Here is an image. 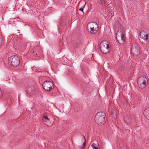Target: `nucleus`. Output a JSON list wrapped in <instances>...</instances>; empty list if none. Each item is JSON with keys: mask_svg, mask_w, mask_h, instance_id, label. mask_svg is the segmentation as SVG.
<instances>
[{"mask_svg": "<svg viewBox=\"0 0 149 149\" xmlns=\"http://www.w3.org/2000/svg\"><path fill=\"white\" fill-rule=\"evenodd\" d=\"M106 115L103 112L98 113L95 117V121L99 125H102L106 121L105 120Z\"/></svg>", "mask_w": 149, "mask_h": 149, "instance_id": "1", "label": "nucleus"}, {"mask_svg": "<svg viewBox=\"0 0 149 149\" xmlns=\"http://www.w3.org/2000/svg\"><path fill=\"white\" fill-rule=\"evenodd\" d=\"M137 83L139 87L143 89L146 86L148 83V79L145 76L139 77L137 80Z\"/></svg>", "mask_w": 149, "mask_h": 149, "instance_id": "2", "label": "nucleus"}, {"mask_svg": "<svg viewBox=\"0 0 149 149\" xmlns=\"http://www.w3.org/2000/svg\"><path fill=\"white\" fill-rule=\"evenodd\" d=\"M100 50L103 54L108 53L110 49L108 42L106 41H102L100 44Z\"/></svg>", "mask_w": 149, "mask_h": 149, "instance_id": "3", "label": "nucleus"}, {"mask_svg": "<svg viewBox=\"0 0 149 149\" xmlns=\"http://www.w3.org/2000/svg\"><path fill=\"white\" fill-rule=\"evenodd\" d=\"M87 28L91 33H94L97 32L98 26L96 23L91 22L88 24Z\"/></svg>", "mask_w": 149, "mask_h": 149, "instance_id": "4", "label": "nucleus"}, {"mask_svg": "<svg viewBox=\"0 0 149 149\" xmlns=\"http://www.w3.org/2000/svg\"><path fill=\"white\" fill-rule=\"evenodd\" d=\"M9 63L13 67H16L19 64V58L17 56L10 57L8 59Z\"/></svg>", "mask_w": 149, "mask_h": 149, "instance_id": "5", "label": "nucleus"}, {"mask_svg": "<svg viewBox=\"0 0 149 149\" xmlns=\"http://www.w3.org/2000/svg\"><path fill=\"white\" fill-rule=\"evenodd\" d=\"M42 86L47 91H51L54 88L53 83L50 81H45L42 84Z\"/></svg>", "mask_w": 149, "mask_h": 149, "instance_id": "6", "label": "nucleus"}, {"mask_svg": "<svg viewBox=\"0 0 149 149\" xmlns=\"http://www.w3.org/2000/svg\"><path fill=\"white\" fill-rule=\"evenodd\" d=\"M116 39L119 43L123 44L124 42L125 38L123 32L120 31H118L116 34Z\"/></svg>", "mask_w": 149, "mask_h": 149, "instance_id": "7", "label": "nucleus"}, {"mask_svg": "<svg viewBox=\"0 0 149 149\" xmlns=\"http://www.w3.org/2000/svg\"><path fill=\"white\" fill-rule=\"evenodd\" d=\"M141 38L143 39L146 42H149V33L145 31H142L140 33Z\"/></svg>", "mask_w": 149, "mask_h": 149, "instance_id": "8", "label": "nucleus"}, {"mask_svg": "<svg viewBox=\"0 0 149 149\" xmlns=\"http://www.w3.org/2000/svg\"><path fill=\"white\" fill-rule=\"evenodd\" d=\"M132 52L134 55L137 56L139 52V49L137 45H135L132 47Z\"/></svg>", "mask_w": 149, "mask_h": 149, "instance_id": "9", "label": "nucleus"}, {"mask_svg": "<svg viewBox=\"0 0 149 149\" xmlns=\"http://www.w3.org/2000/svg\"><path fill=\"white\" fill-rule=\"evenodd\" d=\"M144 115L147 119L149 120V107L146 108L144 110Z\"/></svg>", "mask_w": 149, "mask_h": 149, "instance_id": "10", "label": "nucleus"}, {"mask_svg": "<svg viewBox=\"0 0 149 149\" xmlns=\"http://www.w3.org/2000/svg\"><path fill=\"white\" fill-rule=\"evenodd\" d=\"M35 89L34 87L33 86H30L27 87L26 91L27 92L30 93L32 94L35 91Z\"/></svg>", "mask_w": 149, "mask_h": 149, "instance_id": "11", "label": "nucleus"}, {"mask_svg": "<svg viewBox=\"0 0 149 149\" xmlns=\"http://www.w3.org/2000/svg\"><path fill=\"white\" fill-rule=\"evenodd\" d=\"M43 120L44 122H49L50 120V119L48 118V116L46 115L45 114L43 116Z\"/></svg>", "mask_w": 149, "mask_h": 149, "instance_id": "12", "label": "nucleus"}, {"mask_svg": "<svg viewBox=\"0 0 149 149\" xmlns=\"http://www.w3.org/2000/svg\"><path fill=\"white\" fill-rule=\"evenodd\" d=\"M83 137L84 139V142L82 144V145L80 146V148L81 149H83L84 148L85 146L86 145V139L85 136L83 135Z\"/></svg>", "mask_w": 149, "mask_h": 149, "instance_id": "13", "label": "nucleus"}, {"mask_svg": "<svg viewBox=\"0 0 149 149\" xmlns=\"http://www.w3.org/2000/svg\"><path fill=\"white\" fill-rule=\"evenodd\" d=\"M124 120L126 123H128L129 121V117L127 116H125L124 118Z\"/></svg>", "mask_w": 149, "mask_h": 149, "instance_id": "14", "label": "nucleus"}, {"mask_svg": "<svg viewBox=\"0 0 149 149\" xmlns=\"http://www.w3.org/2000/svg\"><path fill=\"white\" fill-rule=\"evenodd\" d=\"M96 145L94 143H93L91 146L92 148L94 149H98L97 147L95 146Z\"/></svg>", "mask_w": 149, "mask_h": 149, "instance_id": "15", "label": "nucleus"}, {"mask_svg": "<svg viewBox=\"0 0 149 149\" xmlns=\"http://www.w3.org/2000/svg\"><path fill=\"white\" fill-rule=\"evenodd\" d=\"M83 10H84L83 8H80L79 9V10L82 11L83 12V13H84Z\"/></svg>", "mask_w": 149, "mask_h": 149, "instance_id": "16", "label": "nucleus"}, {"mask_svg": "<svg viewBox=\"0 0 149 149\" xmlns=\"http://www.w3.org/2000/svg\"><path fill=\"white\" fill-rule=\"evenodd\" d=\"M2 42V40L1 38H0V45Z\"/></svg>", "mask_w": 149, "mask_h": 149, "instance_id": "17", "label": "nucleus"}]
</instances>
